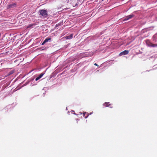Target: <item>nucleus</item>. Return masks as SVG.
I'll return each instance as SVG.
<instances>
[{
    "instance_id": "1",
    "label": "nucleus",
    "mask_w": 157,
    "mask_h": 157,
    "mask_svg": "<svg viewBox=\"0 0 157 157\" xmlns=\"http://www.w3.org/2000/svg\"><path fill=\"white\" fill-rule=\"evenodd\" d=\"M40 15L44 17H47L48 16L46 10L44 9L40 10L39 11Z\"/></svg>"
},
{
    "instance_id": "2",
    "label": "nucleus",
    "mask_w": 157,
    "mask_h": 157,
    "mask_svg": "<svg viewBox=\"0 0 157 157\" xmlns=\"http://www.w3.org/2000/svg\"><path fill=\"white\" fill-rule=\"evenodd\" d=\"M146 43L147 45L149 47H156L157 46V44H154L151 43L149 41V40H147L146 41Z\"/></svg>"
},
{
    "instance_id": "3",
    "label": "nucleus",
    "mask_w": 157,
    "mask_h": 157,
    "mask_svg": "<svg viewBox=\"0 0 157 157\" xmlns=\"http://www.w3.org/2000/svg\"><path fill=\"white\" fill-rule=\"evenodd\" d=\"M16 3H13L11 4H9L7 6V9H11L13 8L14 7H16Z\"/></svg>"
},
{
    "instance_id": "4",
    "label": "nucleus",
    "mask_w": 157,
    "mask_h": 157,
    "mask_svg": "<svg viewBox=\"0 0 157 157\" xmlns=\"http://www.w3.org/2000/svg\"><path fill=\"white\" fill-rule=\"evenodd\" d=\"M128 50H124V51L121 52L120 54V56L128 54Z\"/></svg>"
},
{
    "instance_id": "5",
    "label": "nucleus",
    "mask_w": 157,
    "mask_h": 157,
    "mask_svg": "<svg viewBox=\"0 0 157 157\" xmlns=\"http://www.w3.org/2000/svg\"><path fill=\"white\" fill-rule=\"evenodd\" d=\"M134 15L133 14H131L126 16L124 19V20H128L133 17Z\"/></svg>"
},
{
    "instance_id": "6",
    "label": "nucleus",
    "mask_w": 157,
    "mask_h": 157,
    "mask_svg": "<svg viewBox=\"0 0 157 157\" xmlns=\"http://www.w3.org/2000/svg\"><path fill=\"white\" fill-rule=\"evenodd\" d=\"M73 34H71L69 36H67L65 37L66 39H72L73 38Z\"/></svg>"
},
{
    "instance_id": "7",
    "label": "nucleus",
    "mask_w": 157,
    "mask_h": 157,
    "mask_svg": "<svg viewBox=\"0 0 157 157\" xmlns=\"http://www.w3.org/2000/svg\"><path fill=\"white\" fill-rule=\"evenodd\" d=\"M110 105L109 102H105L103 104V106L105 107H108Z\"/></svg>"
},
{
    "instance_id": "8",
    "label": "nucleus",
    "mask_w": 157,
    "mask_h": 157,
    "mask_svg": "<svg viewBox=\"0 0 157 157\" xmlns=\"http://www.w3.org/2000/svg\"><path fill=\"white\" fill-rule=\"evenodd\" d=\"M83 115L84 118H86L88 117L89 115V114L88 113H83Z\"/></svg>"
},
{
    "instance_id": "9",
    "label": "nucleus",
    "mask_w": 157,
    "mask_h": 157,
    "mask_svg": "<svg viewBox=\"0 0 157 157\" xmlns=\"http://www.w3.org/2000/svg\"><path fill=\"white\" fill-rule=\"evenodd\" d=\"M63 21H62V22H60L59 23H58V24H57L56 25V26H55V27L56 28L58 27L59 26H60V25H63Z\"/></svg>"
},
{
    "instance_id": "10",
    "label": "nucleus",
    "mask_w": 157,
    "mask_h": 157,
    "mask_svg": "<svg viewBox=\"0 0 157 157\" xmlns=\"http://www.w3.org/2000/svg\"><path fill=\"white\" fill-rule=\"evenodd\" d=\"M35 25V24H30L27 27L26 29H28L29 28H33V25Z\"/></svg>"
},
{
    "instance_id": "11",
    "label": "nucleus",
    "mask_w": 157,
    "mask_h": 157,
    "mask_svg": "<svg viewBox=\"0 0 157 157\" xmlns=\"http://www.w3.org/2000/svg\"><path fill=\"white\" fill-rule=\"evenodd\" d=\"M44 73H41L38 76V77L40 78L43 76L44 75Z\"/></svg>"
},
{
    "instance_id": "12",
    "label": "nucleus",
    "mask_w": 157,
    "mask_h": 157,
    "mask_svg": "<svg viewBox=\"0 0 157 157\" xmlns=\"http://www.w3.org/2000/svg\"><path fill=\"white\" fill-rule=\"evenodd\" d=\"M49 40H45L41 44L42 45H43L45 43L48 42Z\"/></svg>"
},
{
    "instance_id": "13",
    "label": "nucleus",
    "mask_w": 157,
    "mask_h": 157,
    "mask_svg": "<svg viewBox=\"0 0 157 157\" xmlns=\"http://www.w3.org/2000/svg\"><path fill=\"white\" fill-rule=\"evenodd\" d=\"M13 73V71H11L8 74L9 75H10L12 74Z\"/></svg>"
},
{
    "instance_id": "14",
    "label": "nucleus",
    "mask_w": 157,
    "mask_h": 157,
    "mask_svg": "<svg viewBox=\"0 0 157 157\" xmlns=\"http://www.w3.org/2000/svg\"><path fill=\"white\" fill-rule=\"evenodd\" d=\"M40 78L38 77H37L36 79H35V80L36 81H37V80H38Z\"/></svg>"
},
{
    "instance_id": "15",
    "label": "nucleus",
    "mask_w": 157,
    "mask_h": 157,
    "mask_svg": "<svg viewBox=\"0 0 157 157\" xmlns=\"http://www.w3.org/2000/svg\"><path fill=\"white\" fill-rule=\"evenodd\" d=\"M40 78L38 77H37L36 79H35V80L36 81H37V80H38Z\"/></svg>"
},
{
    "instance_id": "16",
    "label": "nucleus",
    "mask_w": 157,
    "mask_h": 157,
    "mask_svg": "<svg viewBox=\"0 0 157 157\" xmlns=\"http://www.w3.org/2000/svg\"><path fill=\"white\" fill-rule=\"evenodd\" d=\"M40 78L38 77H37L36 79H35V80L36 81H37V80H38Z\"/></svg>"
},
{
    "instance_id": "17",
    "label": "nucleus",
    "mask_w": 157,
    "mask_h": 157,
    "mask_svg": "<svg viewBox=\"0 0 157 157\" xmlns=\"http://www.w3.org/2000/svg\"><path fill=\"white\" fill-rule=\"evenodd\" d=\"M94 64L96 66H97L98 67V65L96 63H95Z\"/></svg>"
},
{
    "instance_id": "18",
    "label": "nucleus",
    "mask_w": 157,
    "mask_h": 157,
    "mask_svg": "<svg viewBox=\"0 0 157 157\" xmlns=\"http://www.w3.org/2000/svg\"><path fill=\"white\" fill-rule=\"evenodd\" d=\"M45 39H48V40H49V39H51L50 38H46Z\"/></svg>"
},
{
    "instance_id": "19",
    "label": "nucleus",
    "mask_w": 157,
    "mask_h": 157,
    "mask_svg": "<svg viewBox=\"0 0 157 157\" xmlns=\"http://www.w3.org/2000/svg\"><path fill=\"white\" fill-rule=\"evenodd\" d=\"M156 36V35H154V36H153V37H155V36Z\"/></svg>"
}]
</instances>
